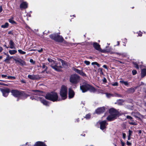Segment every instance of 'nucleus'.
I'll use <instances>...</instances> for the list:
<instances>
[{
    "instance_id": "f257e3e1",
    "label": "nucleus",
    "mask_w": 146,
    "mask_h": 146,
    "mask_svg": "<svg viewBox=\"0 0 146 146\" xmlns=\"http://www.w3.org/2000/svg\"><path fill=\"white\" fill-rule=\"evenodd\" d=\"M32 91L33 92L31 93V94L33 95V96H31L30 97L31 99L32 100L35 99L37 100H39L44 105L46 106L48 105V103L45 100L42 99L40 97L36 96H40V95L41 93L40 91L38 90H32Z\"/></svg>"
},
{
    "instance_id": "f03ea898",
    "label": "nucleus",
    "mask_w": 146,
    "mask_h": 146,
    "mask_svg": "<svg viewBox=\"0 0 146 146\" xmlns=\"http://www.w3.org/2000/svg\"><path fill=\"white\" fill-rule=\"evenodd\" d=\"M48 60L49 62V65L53 69L57 71H61L62 67L60 62L54 61L50 58H48Z\"/></svg>"
},
{
    "instance_id": "7ed1b4c3",
    "label": "nucleus",
    "mask_w": 146,
    "mask_h": 146,
    "mask_svg": "<svg viewBox=\"0 0 146 146\" xmlns=\"http://www.w3.org/2000/svg\"><path fill=\"white\" fill-rule=\"evenodd\" d=\"M80 88L83 92H86L88 90L92 92L96 91L94 88L86 83H84L82 86H81Z\"/></svg>"
},
{
    "instance_id": "20e7f679",
    "label": "nucleus",
    "mask_w": 146,
    "mask_h": 146,
    "mask_svg": "<svg viewBox=\"0 0 146 146\" xmlns=\"http://www.w3.org/2000/svg\"><path fill=\"white\" fill-rule=\"evenodd\" d=\"M45 98L53 102L61 100L60 99H58L57 94L55 92H51L47 94L45 96Z\"/></svg>"
},
{
    "instance_id": "39448f33",
    "label": "nucleus",
    "mask_w": 146,
    "mask_h": 146,
    "mask_svg": "<svg viewBox=\"0 0 146 146\" xmlns=\"http://www.w3.org/2000/svg\"><path fill=\"white\" fill-rule=\"evenodd\" d=\"M110 115L107 118L108 120L111 121L116 118L117 112L116 110L113 108H111L109 110Z\"/></svg>"
},
{
    "instance_id": "423d86ee",
    "label": "nucleus",
    "mask_w": 146,
    "mask_h": 146,
    "mask_svg": "<svg viewBox=\"0 0 146 146\" xmlns=\"http://www.w3.org/2000/svg\"><path fill=\"white\" fill-rule=\"evenodd\" d=\"M67 88L64 86H62L60 91V95L62 100H64L67 97Z\"/></svg>"
},
{
    "instance_id": "0eeeda50",
    "label": "nucleus",
    "mask_w": 146,
    "mask_h": 146,
    "mask_svg": "<svg viewBox=\"0 0 146 146\" xmlns=\"http://www.w3.org/2000/svg\"><path fill=\"white\" fill-rule=\"evenodd\" d=\"M11 92L13 95L15 97H20L25 96L26 98H27L28 96L24 93L21 92L16 90H12Z\"/></svg>"
},
{
    "instance_id": "6e6552de",
    "label": "nucleus",
    "mask_w": 146,
    "mask_h": 146,
    "mask_svg": "<svg viewBox=\"0 0 146 146\" xmlns=\"http://www.w3.org/2000/svg\"><path fill=\"white\" fill-rule=\"evenodd\" d=\"M80 80V76L77 74H74L71 75L70 78V82L73 84H76Z\"/></svg>"
},
{
    "instance_id": "1a4fd4ad",
    "label": "nucleus",
    "mask_w": 146,
    "mask_h": 146,
    "mask_svg": "<svg viewBox=\"0 0 146 146\" xmlns=\"http://www.w3.org/2000/svg\"><path fill=\"white\" fill-rule=\"evenodd\" d=\"M50 37L51 39L58 42H62L63 40V39L62 36L56 35H50Z\"/></svg>"
},
{
    "instance_id": "9d476101",
    "label": "nucleus",
    "mask_w": 146,
    "mask_h": 146,
    "mask_svg": "<svg viewBox=\"0 0 146 146\" xmlns=\"http://www.w3.org/2000/svg\"><path fill=\"white\" fill-rule=\"evenodd\" d=\"M93 46L94 48L96 50L99 51L101 52H104L105 50H102L100 47V45L97 42H94L93 44Z\"/></svg>"
},
{
    "instance_id": "9b49d317",
    "label": "nucleus",
    "mask_w": 146,
    "mask_h": 146,
    "mask_svg": "<svg viewBox=\"0 0 146 146\" xmlns=\"http://www.w3.org/2000/svg\"><path fill=\"white\" fill-rule=\"evenodd\" d=\"M100 128L102 130L106 128V126L108 124L105 120L102 121L100 122Z\"/></svg>"
},
{
    "instance_id": "f8f14e48",
    "label": "nucleus",
    "mask_w": 146,
    "mask_h": 146,
    "mask_svg": "<svg viewBox=\"0 0 146 146\" xmlns=\"http://www.w3.org/2000/svg\"><path fill=\"white\" fill-rule=\"evenodd\" d=\"M1 91L3 93V96L4 97H7L8 96L9 92V89H1Z\"/></svg>"
},
{
    "instance_id": "ddd939ff",
    "label": "nucleus",
    "mask_w": 146,
    "mask_h": 146,
    "mask_svg": "<svg viewBox=\"0 0 146 146\" xmlns=\"http://www.w3.org/2000/svg\"><path fill=\"white\" fill-rule=\"evenodd\" d=\"M73 70L80 75L83 76H86V75L83 72L82 70H80L76 68H74Z\"/></svg>"
},
{
    "instance_id": "4468645a",
    "label": "nucleus",
    "mask_w": 146,
    "mask_h": 146,
    "mask_svg": "<svg viewBox=\"0 0 146 146\" xmlns=\"http://www.w3.org/2000/svg\"><path fill=\"white\" fill-rule=\"evenodd\" d=\"M126 118L127 119H129L132 122H131L129 121V123L130 125H137V123L135 122H133V118L129 115H127Z\"/></svg>"
},
{
    "instance_id": "2eb2a0df",
    "label": "nucleus",
    "mask_w": 146,
    "mask_h": 146,
    "mask_svg": "<svg viewBox=\"0 0 146 146\" xmlns=\"http://www.w3.org/2000/svg\"><path fill=\"white\" fill-rule=\"evenodd\" d=\"M105 110V108L104 107H101L98 108L95 111L96 113L100 114L104 112Z\"/></svg>"
},
{
    "instance_id": "dca6fc26",
    "label": "nucleus",
    "mask_w": 146,
    "mask_h": 146,
    "mask_svg": "<svg viewBox=\"0 0 146 146\" xmlns=\"http://www.w3.org/2000/svg\"><path fill=\"white\" fill-rule=\"evenodd\" d=\"M74 95V93L73 90L71 88L69 89L68 97L69 98H73Z\"/></svg>"
},
{
    "instance_id": "f3484780",
    "label": "nucleus",
    "mask_w": 146,
    "mask_h": 146,
    "mask_svg": "<svg viewBox=\"0 0 146 146\" xmlns=\"http://www.w3.org/2000/svg\"><path fill=\"white\" fill-rule=\"evenodd\" d=\"M28 7V4L25 2H23L20 5L21 9H26Z\"/></svg>"
},
{
    "instance_id": "a211bd4d",
    "label": "nucleus",
    "mask_w": 146,
    "mask_h": 146,
    "mask_svg": "<svg viewBox=\"0 0 146 146\" xmlns=\"http://www.w3.org/2000/svg\"><path fill=\"white\" fill-rule=\"evenodd\" d=\"M131 114L132 115L134 116L136 118H139V117L140 116H141V117H143V115H141L138 112H132L131 113Z\"/></svg>"
},
{
    "instance_id": "6ab92c4d",
    "label": "nucleus",
    "mask_w": 146,
    "mask_h": 146,
    "mask_svg": "<svg viewBox=\"0 0 146 146\" xmlns=\"http://www.w3.org/2000/svg\"><path fill=\"white\" fill-rule=\"evenodd\" d=\"M28 77L30 79L32 80H36L38 79L37 76L34 75H29L28 76Z\"/></svg>"
},
{
    "instance_id": "aec40b11",
    "label": "nucleus",
    "mask_w": 146,
    "mask_h": 146,
    "mask_svg": "<svg viewBox=\"0 0 146 146\" xmlns=\"http://www.w3.org/2000/svg\"><path fill=\"white\" fill-rule=\"evenodd\" d=\"M35 146H47L43 142L40 141L36 142L34 145Z\"/></svg>"
},
{
    "instance_id": "412c9836",
    "label": "nucleus",
    "mask_w": 146,
    "mask_h": 146,
    "mask_svg": "<svg viewBox=\"0 0 146 146\" xmlns=\"http://www.w3.org/2000/svg\"><path fill=\"white\" fill-rule=\"evenodd\" d=\"M9 48L11 49H15V44L12 40H11L9 42Z\"/></svg>"
},
{
    "instance_id": "4be33fe9",
    "label": "nucleus",
    "mask_w": 146,
    "mask_h": 146,
    "mask_svg": "<svg viewBox=\"0 0 146 146\" xmlns=\"http://www.w3.org/2000/svg\"><path fill=\"white\" fill-rule=\"evenodd\" d=\"M106 97L108 98H110L112 96H117L118 97L119 95L118 94L115 93L114 94H112L110 93H106Z\"/></svg>"
},
{
    "instance_id": "5701e85b",
    "label": "nucleus",
    "mask_w": 146,
    "mask_h": 146,
    "mask_svg": "<svg viewBox=\"0 0 146 146\" xmlns=\"http://www.w3.org/2000/svg\"><path fill=\"white\" fill-rule=\"evenodd\" d=\"M146 75V68L142 69L141 71V77L143 78Z\"/></svg>"
},
{
    "instance_id": "b1692460",
    "label": "nucleus",
    "mask_w": 146,
    "mask_h": 146,
    "mask_svg": "<svg viewBox=\"0 0 146 146\" xmlns=\"http://www.w3.org/2000/svg\"><path fill=\"white\" fill-rule=\"evenodd\" d=\"M120 82L122 84L124 85L125 86H128V85H129V83L127 81H124L123 80H120Z\"/></svg>"
},
{
    "instance_id": "393cba45",
    "label": "nucleus",
    "mask_w": 146,
    "mask_h": 146,
    "mask_svg": "<svg viewBox=\"0 0 146 146\" xmlns=\"http://www.w3.org/2000/svg\"><path fill=\"white\" fill-rule=\"evenodd\" d=\"M9 53L11 55L14 54L17 52L16 50H10L9 51Z\"/></svg>"
},
{
    "instance_id": "a878e982",
    "label": "nucleus",
    "mask_w": 146,
    "mask_h": 146,
    "mask_svg": "<svg viewBox=\"0 0 146 146\" xmlns=\"http://www.w3.org/2000/svg\"><path fill=\"white\" fill-rule=\"evenodd\" d=\"M9 26V24L8 23H6L4 25L1 26V27L2 28H5L8 27Z\"/></svg>"
},
{
    "instance_id": "bb28decb",
    "label": "nucleus",
    "mask_w": 146,
    "mask_h": 146,
    "mask_svg": "<svg viewBox=\"0 0 146 146\" xmlns=\"http://www.w3.org/2000/svg\"><path fill=\"white\" fill-rule=\"evenodd\" d=\"M11 57H9V56L8 55V56H7L6 58L4 60V61L6 63H9V61L10 60Z\"/></svg>"
},
{
    "instance_id": "cd10ccee",
    "label": "nucleus",
    "mask_w": 146,
    "mask_h": 146,
    "mask_svg": "<svg viewBox=\"0 0 146 146\" xmlns=\"http://www.w3.org/2000/svg\"><path fill=\"white\" fill-rule=\"evenodd\" d=\"M42 68L43 69H44V71H46L47 69V67L45 65V64L44 63H42Z\"/></svg>"
},
{
    "instance_id": "c85d7f7f",
    "label": "nucleus",
    "mask_w": 146,
    "mask_h": 146,
    "mask_svg": "<svg viewBox=\"0 0 146 146\" xmlns=\"http://www.w3.org/2000/svg\"><path fill=\"white\" fill-rule=\"evenodd\" d=\"M9 22L12 24L16 23V22L13 20V18L9 19Z\"/></svg>"
},
{
    "instance_id": "c756f323",
    "label": "nucleus",
    "mask_w": 146,
    "mask_h": 146,
    "mask_svg": "<svg viewBox=\"0 0 146 146\" xmlns=\"http://www.w3.org/2000/svg\"><path fill=\"white\" fill-rule=\"evenodd\" d=\"M133 64H134V66L137 69H138L139 68V65L136 62H133Z\"/></svg>"
},
{
    "instance_id": "7c9ffc66",
    "label": "nucleus",
    "mask_w": 146,
    "mask_h": 146,
    "mask_svg": "<svg viewBox=\"0 0 146 146\" xmlns=\"http://www.w3.org/2000/svg\"><path fill=\"white\" fill-rule=\"evenodd\" d=\"M62 64V66H64L66 64V62L65 61L62 60V59H60L58 60Z\"/></svg>"
},
{
    "instance_id": "2f4dec72",
    "label": "nucleus",
    "mask_w": 146,
    "mask_h": 146,
    "mask_svg": "<svg viewBox=\"0 0 146 146\" xmlns=\"http://www.w3.org/2000/svg\"><path fill=\"white\" fill-rule=\"evenodd\" d=\"M18 51L20 54H24L26 53V52H25L23 51L21 49L18 50Z\"/></svg>"
},
{
    "instance_id": "473e14b6",
    "label": "nucleus",
    "mask_w": 146,
    "mask_h": 146,
    "mask_svg": "<svg viewBox=\"0 0 146 146\" xmlns=\"http://www.w3.org/2000/svg\"><path fill=\"white\" fill-rule=\"evenodd\" d=\"M92 65H96L98 67L100 66V65L96 62H94L92 63Z\"/></svg>"
},
{
    "instance_id": "72a5a7b5",
    "label": "nucleus",
    "mask_w": 146,
    "mask_h": 146,
    "mask_svg": "<svg viewBox=\"0 0 146 146\" xmlns=\"http://www.w3.org/2000/svg\"><path fill=\"white\" fill-rule=\"evenodd\" d=\"M90 117H91V115L90 114H88L86 115L85 117L86 119H90Z\"/></svg>"
},
{
    "instance_id": "f704fd0d",
    "label": "nucleus",
    "mask_w": 146,
    "mask_h": 146,
    "mask_svg": "<svg viewBox=\"0 0 146 146\" xmlns=\"http://www.w3.org/2000/svg\"><path fill=\"white\" fill-rule=\"evenodd\" d=\"M7 78L8 79H14L16 78L15 77L13 76H9L7 77Z\"/></svg>"
},
{
    "instance_id": "c9c22d12",
    "label": "nucleus",
    "mask_w": 146,
    "mask_h": 146,
    "mask_svg": "<svg viewBox=\"0 0 146 146\" xmlns=\"http://www.w3.org/2000/svg\"><path fill=\"white\" fill-rule=\"evenodd\" d=\"M19 63L22 65H24L25 64V62L24 61L22 60H21V61H20Z\"/></svg>"
},
{
    "instance_id": "e433bc0d",
    "label": "nucleus",
    "mask_w": 146,
    "mask_h": 146,
    "mask_svg": "<svg viewBox=\"0 0 146 146\" xmlns=\"http://www.w3.org/2000/svg\"><path fill=\"white\" fill-rule=\"evenodd\" d=\"M124 102V100H123L119 99V105H121Z\"/></svg>"
},
{
    "instance_id": "4c0bfd02",
    "label": "nucleus",
    "mask_w": 146,
    "mask_h": 146,
    "mask_svg": "<svg viewBox=\"0 0 146 146\" xmlns=\"http://www.w3.org/2000/svg\"><path fill=\"white\" fill-rule=\"evenodd\" d=\"M84 63L85 64H86L87 65H89L90 64V62L89 61L85 60L84 61Z\"/></svg>"
},
{
    "instance_id": "58836bf2",
    "label": "nucleus",
    "mask_w": 146,
    "mask_h": 146,
    "mask_svg": "<svg viewBox=\"0 0 146 146\" xmlns=\"http://www.w3.org/2000/svg\"><path fill=\"white\" fill-rule=\"evenodd\" d=\"M132 72L133 75H135L137 74V72L135 70H133L132 71Z\"/></svg>"
},
{
    "instance_id": "ea45409f",
    "label": "nucleus",
    "mask_w": 146,
    "mask_h": 146,
    "mask_svg": "<svg viewBox=\"0 0 146 146\" xmlns=\"http://www.w3.org/2000/svg\"><path fill=\"white\" fill-rule=\"evenodd\" d=\"M132 131L129 130V135L128 136H131L132 134Z\"/></svg>"
},
{
    "instance_id": "a19ab883",
    "label": "nucleus",
    "mask_w": 146,
    "mask_h": 146,
    "mask_svg": "<svg viewBox=\"0 0 146 146\" xmlns=\"http://www.w3.org/2000/svg\"><path fill=\"white\" fill-rule=\"evenodd\" d=\"M121 55H122L123 56H126L127 54L126 53H123V54H121V53H119V56H121Z\"/></svg>"
},
{
    "instance_id": "79ce46f5",
    "label": "nucleus",
    "mask_w": 146,
    "mask_h": 146,
    "mask_svg": "<svg viewBox=\"0 0 146 146\" xmlns=\"http://www.w3.org/2000/svg\"><path fill=\"white\" fill-rule=\"evenodd\" d=\"M118 83L117 82H115L112 84V85L113 86H117Z\"/></svg>"
},
{
    "instance_id": "37998d69",
    "label": "nucleus",
    "mask_w": 146,
    "mask_h": 146,
    "mask_svg": "<svg viewBox=\"0 0 146 146\" xmlns=\"http://www.w3.org/2000/svg\"><path fill=\"white\" fill-rule=\"evenodd\" d=\"M126 143H127V144L128 145H131V143H130V142H129V141H127Z\"/></svg>"
},
{
    "instance_id": "c03bdc74",
    "label": "nucleus",
    "mask_w": 146,
    "mask_h": 146,
    "mask_svg": "<svg viewBox=\"0 0 146 146\" xmlns=\"http://www.w3.org/2000/svg\"><path fill=\"white\" fill-rule=\"evenodd\" d=\"M103 82L104 83L106 82H107L106 79L105 78H104L103 79Z\"/></svg>"
},
{
    "instance_id": "a18cd8bd",
    "label": "nucleus",
    "mask_w": 146,
    "mask_h": 146,
    "mask_svg": "<svg viewBox=\"0 0 146 146\" xmlns=\"http://www.w3.org/2000/svg\"><path fill=\"white\" fill-rule=\"evenodd\" d=\"M122 135L123 138L125 139L126 137V134L125 133H123Z\"/></svg>"
},
{
    "instance_id": "49530a36",
    "label": "nucleus",
    "mask_w": 146,
    "mask_h": 146,
    "mask_svg": "<svg viewBox=\"0 0 146 146\" xmlns=\"http://www.w3.org/2000/svg\"><path fill=\"white\" fill-rule=\"evenodd\" d=\"M142 35V33L140 31L139 33H138V36H141Z\"/></svg>"
},
{
    "instance_id": "de8ad7c7",
    "label": "nucleus",
    "mask_w": 146,
    "mask_h": 146,
    "mask_svg": "<svg viewBox=\"0 0 146 146\" xmlns=\"http://www.w3.org/2000/svg\"><path fill=\"white\" fill-rule=\"evenodd\" d=\"M30 62H31L33 64L35 63V62L33 61V60L32 59H30Z\"/></svg>"
},
{
    "instance_id": "09e8293b",
    "label": "nucleus",
    "mask_w": 146,
    "mask_h": 146,
    "mask_svg": "<svg viewBox=\"0 0 146 146\" xmlns=\"http://www.w3.org/2000/svg\"><path fill=\"white\" fill-rule=\"evenodd\" d=\"M1 77L3 78H4L6 77L7 76L5 75H4V74H2L1 75Z\"/></svg>"
},
{
    "instance_id": "8fccbe9b",
    "label": "nucleus",
    "mask_w": 146,
    "mask_h": 146,
    "mask_svg": "<svg viewBox=\"0 0 146 146\" xmlns=\"http://www.w3.org/2000/svg\"><path fill=\"white\" fill-rule=\"evenodd\" d=\"M121 143L122 146H124L125 143L122 141H121Z\"/></svg>"
},
{
    "instance_id": "3c124183",
    "label": "nucleus",
    "mask_w": 146,
    "mask_h": 146,
    "mask_svg": "<svg viewBox=\"0 0 146 146\" xmlns=\"http://www.w3.org/2000/svg\"><path fill=\"white\" fill-rule=\"evenodd\" d=\"M42 50H43V49H42V48H41L40 50H37V51L39 52H42Z\"/></svg>"
},
{
    "instance_id": "603ef678",
    "label": "nucleus",
    "mask_w": 146,
    "mask_h": 146,
    "mask_svg": "<svg viewBox=\"0 0 146 146\" xmlns=\"http://www.w3.org/2000/svg\"><path fill=\"white\" fill-rule=\"evenodd\" d=\"M103 67H104V68L106 69H108L107 67V66L106 65H104L103 66Z\"/></svg>"
},
{
    "instance_id": "864d4df0",
    "label": "nucleus",
    "mask_w": 146,
    "mask_h": 146,
    "mask_svg": "<svg viewBox=\"0 0 146 146\" xmlns=\"http://www.w3.org/2000/svg\"><path fill=\"white\" fill-rule=\"evenodd\" d=\"M14 60L16 62V63H17V62H19V63L20 62V61L18 60H17L16 59H14Z\"/></svg>"
},
{
    "instance_id": "5fc2aeb1",
    "label": "nucleus",
    "mask_w": 146,
    "mask_h": 146,
    "mask_svg": "<svg viewBox=\"0 0 146 146\" xmlns=\"http://www.w3.org/2000/svg\"><path fill=\"white\" fill-rule=\"evenodd\" d=\"M123 41H124V42L125 43L126 42H127V40L126 38H125L123 39Z\"/></svg>"
},
{
    "instance_id": "6e6d98bb",
    "label": "nucleus",
    "mask_w": 146,
    "mask_h": 146,
    "mask_svg": "<svg viewBox=\"0 0 146 146\" xmlns=\"http://www.w3.org/2000/svg\"><path fill=\"white\" fill-rule=\"evenodd\" d=\"M3 50V49L1 47V46H0V52H1Z\"/></svg>"
},
{
    "instance_id": "4d7b16f0",
    "label": "nucleus",
    "mask_w": 146,
    "mask_h": 146,
    "mask_svg": "<svg viewBox=\"0 0 146 146\" xmlns=\"http://www.w3.org/2000/svg\"><path fill=\"white\" fill-rule=\"evenodd\" d=\"M131 136H128V140H130V139H131Z\"/></svg>"
},
{
    "instance_id": "13d9d810",
    "label": "nucleus",
    "mask_w": 146,
    "mask_h": 146,
    "mask_svg": "<svg viewBox=\"0 0 146 146\" xmlns=\"http://www.w3.org/2000/svg\"><path fill=\"white\" fill-rule=\"evenodd\" d=\"M2 9L1 7L0 8V12H1L2 11Z\"/></svg>"
},
{
    "instance_id": "bf43d9fd",
    "label": "nucleus",
    "mask_w": 146,
    "mask_h": 146,
    "mask_svg": "<svg viewBox=\"0 0 146 146\" xmlns=\"http://www.w3.org/2000/svg\"><path fill=\"white\" fill-rule=\"evenodd\" d=\"M31 51H35L36 50L35 49H31L30 50Z\"/></svg>"
},
{
    "instance_id": "052dcab7",
    "label": "nucleus",
    "mask_w": 146,
    "mask_h": 146,
    "mask_svg": "<svg viewBox=\"0 0 146 146\" xmlns=\"http://www.w3.org/2000/svg\"><path fill=\"white\" fill-rule=\"evenodd\" d=\"M4 46L6 48H8V47L5 44L4 45Z\"/></svg>"
},
{
    "instance_id": "680f3d73",
    "label": "nucleus",
    "mask_w": 146,
    "mask_h": 146,
    "mask_svg": "<svg viewBox=\"0 0 146 146\" xmlns=\"http://www.w3.org/2000/svg\"><path fill=\"white\" fill-rule=\"evenodd\" d=\"M2 58V56H0V60Z\"/></svg>"
},
{
    "instance_id": "e2e57ef3",
    "label": "nucleus",
    "mask_w": 146,
    "mask_h": 146,
    "mask_svg": "<svg viewBox=\"0 0 146 146\" xmlns=\"http://www.w3.org/2000/svg\"><path fill=\"white\" fill-rule=\"evenodd\" d=\"M139 133H141V130H139Z\"/></svg>"
},
{
    "instance_id": "0e129e2a",
    "label": "nucleus",
    "mask_w": 146,
    "mask_h": 146,
    "mask_svg": "<svg viewBox=\"0 0 146 146\" xmlns=\"http://www.w3.org/2000/svg\"><path fill=\"white\" fill-rule=\"evenodd\" d=\"M77 122H78V119H77Z\"/></svg>"
},
{
    "instance_id": "69168bd1",
    "label": "nucleus",
    "mask_w": 146,
    "mask_h": 146,
    "mask_svg": "<svg viewBox=\"0 0 146 146\" xmlns=\"http://www.w3.org/2000/svg\"><path fill=\"white\" fill-rule=\"evenodd\" d=\"M6 55L7 56H8V55L9 56V55L8 54H6Z\"/></svg>"
},
{
    "instance_id": "338daca9",
    "label": "nucleus",
    "mask_w": 146,
    "mask_h": 146,
    "mask_svg": "<svg viewBox=\"0 0 146 146\" xmlns=\"http://www.w3.org/2000/svg\"><path fill=\"white\" fill-rule=\"evenodd\" d=\"M100 69L102 71V68H100Z\"/></svg>"
},
{
    "instance_id": "774afa93",
    "label": "nucleus",
    "mask_w": 146,
    "mask_h": 146,
    "mask_svg": "<svg viewBox=\"0 0 146 146\" xmlns=\"http://www.w3.org/2000/svg\"><path fill=\"white\" fill-rule=\"evenodd\" d=\"M119 63H122L121 62L119 61Z\"/></svg>"
}]
</instances>
